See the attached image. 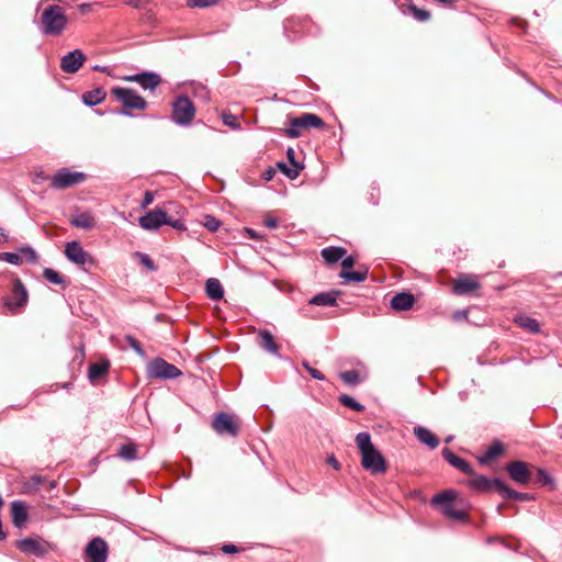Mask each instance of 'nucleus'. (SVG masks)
Here are the masks:
<instances>
[{
    "mask_svg": "<svg viewBox=\"0 0 562 562\" xmlns=\"http://www.w3.org/2000/svg\"><path fill=\"white\" fill-rule=\"evenodd\" d=\"M356 443L361 452V467L372 474L384 473L386 462L382 453L372 445L371 435L367 431L356 436Z\"/></svg>",
    "mask_w": 562,
    "mask_h": 562,
    "instance_id": "obj_1",
    "label": "nucleus"
},
{
    "mask_svg": "<svg viewBox=\"0 0 562 562\" xmlns=\"http://www.w3.org/2000/svg\"><path fill=\"white\" fill-rule=\"evenodd\" d=\"M68 24L64 9L60 5L52 4L45 8L41 18L40 31L44 35L58 36Z\"/></svg>",
    "mask_w": 562,
    "mask_h": 562,
    "instance_id": "obj_2",
    "label": "nucleus"
},
{
    "mask_svg": "<svg viewBox=\"0 0 562 562\" xmlns=\"http://www.w3.org/2000/svg\"><path fill=\"white\" fill-rule=\"evenodd\" d=\"M112 94L124 105L123 109L112 110L113 114L133 116L130 110H145L147 108V101L131 88L114 87Z\"/></svg>",
    "mask_w": 562,
    "mask_h": 562,
    "instance_id": "obj_3",
    "label": "nucleus"
},
{
    "mask_svg": "<svg viewBox=\"0 0 562 562\" xmlns=\"http://www.w3.org/2000/svg\"><path fill=\"white\" fill-rule=\"evenodd\" d=\"M454 498L456 493L452 490H446L436 494L431 498V504L438 506L443 516L453 520L465 521L468 519V515L464 510L454 507Z\"/></svg>",
    "mask_w": 562,
    "mask_h": 562,
    "instance_id": "obj_4",
    "label": "nucleus"
},
{
    "mask_svg": "<svg viewBox=\"0 0 562 562\" xmlns=\"http://www.w3.org/2000/svg\"><path fill=\"white\" fill-rule=\"evenodd\" d=\"M196 109L193 102L184 94L177 95L172 102L171 120L179 126L191 125Z\"/></svg>",
    "mask_w": 562,
    "mask_h": 562,
    "instance_id": "obj_5",
    "label": "nucleus"
},
{
    "mask_svg": "<svg viewBox=\"0 0 562 562\" xmlns=\"http://www.w3.org/2000/svg\"><path fill=\"white\" fill-rule=\"evenodd\" d=\"M182 375V371L167 362L165 359L157 357L147 364V376L151 380H172Z\"/></svg>",
    "mask_w": 562,
    "mask_h": 562,
    "instance_id": "obj_6",
    "label": "nucleus"
},
{
    "mask_svg": "<svg viewBox=\"0 0 562 562\" xmlns=\"http://www.w3.org/2000/svg\"><path fill=\"white\" fill-rule=\"evenodd\" d=\"M29 301V293L20 278L13 279L11 295L5 299L4 306L13 314L19 313Z\"/></svg>",
    "mask_w": 562,
    "mask_h": 562,
    "instance_id": "obj_7",
    "label": "nucleus"
},
{
    "mask_svg": "<svg viewBox=\"0 0 562 562\" xmlns=\"http://www.w3.org/2000/svg\"><path fill=\"white\" fill-rule=\"evenodd\" d=\"M87 179V175L80 171H70L67 168L59 169L52 178L50 186L54 189H66Z\"/></svg>",
    "mask_w": 562,
    "mask_h": 562,
    "instance_id": "obj_8",
    "label": "nucleus"
},
{
    "mask_svg": "<svg viewBox=\"0 0 562 562\" xmlns=\"http://www.w3.org/2000/svg\"><path fill=\"white\" fill-rule=\"evenodd\" d=\"M15 547L24 554L36 558H43L48 553L47 542L30 537L16 541Z\"/></svg>",
    "mask_w": 562,
    "mask_h": 562,
    "instance_id": "obj_9",
    "label": "nucleus"
},
{
    "mask_svg": "<svg viewBox=\"0 0 562 562\" xmlns=\"http://www.w3.org/2000/svg\"><path fill=\"white\" fill-rule=\"evenodd\" d=\"M212 427L218 435L227 434L232 437H237L239 430L233 417L225 412L215 414Z\"/></svg>",
    "mask_w": 562,
    "mask_h": 562,
    "instance_id": "obj_10",
    "label": "nucleus"
},
{
    "mask_svg": "<svg viewBox=\"0 0 562 562\" xmlns=\"http://www.w3.org/2000/svg\"><path fill=\"white\" fill-rule=\"evenodd\" d=\"M65 255L67 259L76 265H92L93 258L87 252L81 244L77 240H72L66 244Z\"/></svg>",
    "mask_w": 562,
    "mask_h": 562,
    "instance_id": "obj_11",
    "label": "nucleus"
},
{
    "mask_svg": "<svg viewBox=\"0 0 562 562\" xmlns=\"http://www.w3.org/2000/svg\"><path fill=\"white\" fill-rule=\"evenodd\" d=\"M85 553L87 562H105L108 559V544L102 538L95 537L89 541Z\"/></svg>",
    "mask_w": 562,
    "mask_h": 562,
    "instance_id": "obj_12",
    "label": "nucleus"
},
{
    "mask_svg": "<svg viewBox=\"0 0 562 562\" xmlns=\"http://www.w3.org/2000/svg\"><path fill=\"white\" fill-rule=\"evenodd\" d=\"M509 477L518 484H528L531 480L529 467L524 461H513L506 465Z\"/></svg>",
    "mask_w": 562,
    "mask_h": 562,
    "instance_id": "obj_13",
    "label": "nucleus"
},
{
    "mask_svg": "<svg viewBox=\"0 0 562 562\" xmlns=\"http://www.w3.org/2000/svg\"><path fill=\"white\" fill-rule=\"evenodd\" d=\"M128 82H137L144 90L154 91L160 83V76L153 71H143L135 75L125 76L123 78Z\"/></svg>",
    "mask_w": 562,
    "mask_h": 562,
    "instance_id": "obj_14",
    "label": "nucleus"
},
{
    "mask_svg": "<svg viewBox=\"0 0 562 562\" xmlns=\"http://www.w3.org/2000/svg\"><path fill=\"white\" fill-rule=\"evenodd\" d=\"M139 226L145 231L158 229L166 223V211L162 209H155L140 216L138 220Z\"/></svg>",
    "mask_w": 562,
    "mask_h": 562,
    "instance_id": "obj_15",
    "label": "nucleus"
},
{
    "mask_svg": "<svg viewBox=\"0 0 562 562\" xmlns=\"http://www.w3.org/2000/svg\"><path fill=\"white\" fill-rule=\"evenodd\" d=\"M310 25L307 18H290L283 23V32L290 41H295L299 34H304Z\"/></svg>",
    "mask_w": 562,
    "mask_h": 562,
    "instance_id": "obj_16",
    "label": "nucleus"
},
{
    "mask_svg": "<svg viewBox=\"0 0 562 562\" xmlns=\"http://www.w3.org/2000/svg\"><path fill=\"white\" fill-rule=\"evenodd\" d=\"M86 60V55L82 50L76 48L65 56L60 60V68L64 72L75 74L79 70Z\"/></svg>",
    "mask_w": 562,
    "mask_h": 562,
    "instance_id": "obj_17",
    "label": "nucleus"
},
{
    "mask_svg": "<svg viewBox=\"0 0 562 562\" xmlns=\"http://www.w3.org/2000/svg\"><path fill=\"white\" fill-rule=\"evenodd\" d=\"M499 483H504L499 479H488L485 475H475L471 480H469L468 485L471 490L477 492H490L492 490L497 491L501 494Z\"/></svg>",
    "mask_w": 562,
    "mask_h": 562,
    "instance_id": "obj_18",
    "label": "nucleus"
},
{
    "mask_svg": "<svg viewBox=\"0 0 562 562\" xmlns=\"http://www.w3.org/2000/svg\"><path fill=\"white\" fill-rule=\"evenodd\" d=\"M442 458L453 468L460 470L461 472L473 475L474 471L471 467V464L463 458L457 456L452 450L449 448H443L441 451Z\"/></svg>",
    "mask_w": 562,
    "mask_h": 562,
    "instance_id": "obj_19",
    "label": "nucleus"
},
{
    "mask_svg": "<svg viewBox=\"0 0 562 562\" xmlns=\"http://www.w3.org/2000/svg\"><path fill=\"white\" fill-rule=\"evenodd\" d=\"M11 516H12V524L21 529L25 527L27 520H29V513L27 507L24 502L22 501H13L11 503Z\"/></svg>",
    "mask_w": 562,
    "mask_h": 562,
    "instance_id": "obj_20",
    "label": "nucleus"
},
{
    "mask_svg": "<svg viewBox=\"0 0 562 562\" xmlns=\"http://www.w3.org/2000/svg\"><path fill=\"white\" fill-rule=\"evenodd\" d=\"M415 296L408 292L396 293L390 302L391 308L397 312L411 310L415 304Z\"/></svg>",
    "mask_w": 562,
    "mask_h": 562,
    "instance_id": "obj_21",
    "label": "nucleus"
},
{
    "mask_svg": "<svg viewBox=\"0 0 562 562\" xmlns=\"http://www.w3.org/2000/svg\"><path fill=\"white\" fill-rule=\"evenodd\" d=\"M413 434L419 442L424 443L432 450L436 449L440 443L438 437L424 426H415Z\"/></svg>",
    "mask_w": 562,
    "mask_h": 562,
    "instance_id": "obj_22",
    "label": "nucleus"
},
{
    "mask_svg": "<svg viewBox=\"0 0 562 562\" xmlns=\"http://www.w3.org/2000/svg\"><path fill=\"white\" fill-rule=\"evenodd\" d=\"M260 347L267 352L281 358L279 353V345L274 341L273 335L268 329H261L258 334Z\"/></svg>",
    "mask_w": 562,
    "mask_h": 562,
    "instance_id": "obj_23",
    "label": "nucleus"
},
{
    "mask_svg": "<svg viewBox=\"0 0 562 562\" xmlns=\"http://www.w3.org/2000/svg\"><path fill=\"white\" fill-rule=\"evenodd\" d=\"M293 125L294 126H303V127H314V128H322L324 127L325 123L318 115L314 113H303L302 115L297 117H293Z\"/></svg>",
    "mask_w": 562,
    "mask_h": 562,
    "instance_id": "obj_24",
    "label": "nucleus"
},
{
    "mask_svg": "<svg viewBox=\"0 0 562 562\" xmlns=\"http://www.w3.org/2000/svg\"><path fill=\"white\" fill-rule=\"evenodd\" d=\"M479 288L480 283L476 280L471 278H460L454 282L452 292L456 295H465Z\"/></svg>",
    "mask_w": 562,
    "mask_h": 562,
    "instance_id": "obj_25",
    "label": "nucleus"
},
{
    "mask_svg": "<svg viewBox=\"0 0 562 562\" xmlns=\"http://www.w3.org/2000/svg\"><path fill=\"white\" fill-rule=\"evenodd\" d=\"M498 485L501 487V495L505 499H515L519 502H529L535 499L533 495L530 493L517 492L508 487L505 483H499Z\"/></svg>",
    "mask_w": 562,
    "mask_h": 562,
    "instance_id": "obj_26",
    "label": "nucleus"
},
{
    "mask_svg": "<svg viewBox=\"0 0 562 562\" xmlns=\"http://www.w3.org/2000/svg\"><path fill=\"white\" fill-rule=\"evenodd\" d=\"M346 252L347 250L344 247L331 246L322 249L321 255L326 263L334 265L342 259Z\"/></svg>",
    "mask_w": 562,
    "mask_h": 562,
    "instance_id": "obj_27",
    "label": "nucleus"
},
{
    "mask_svg": "<svg viewBox=\"0 0 562 562\" xmlns=\"http://www.w3.org/2000/svg\"><path fill=\"white\" fill-rule=\"evenodd\" d=\"M106 97V92L103 88L97 87L92 90H89L82 94V102L87 106H94L100 104Z\"/></svg>",
    "mask_w": 562,
    "mask_h": 562,
    "instance_id": "obj_28",
    "label": "nucleus"
},
{
    "mask_svg": "<svg viewBox=\"0 0 562 562\" xmlns=\"http://www.w3.org/2000/svg\"><path fill=\"white\" fill-rule=\"evenodd\" d=\"M310 304L316 306H337V293L336 292H321L315 294L311 300Z\"/></svg>",
    "mask_w": 562,
    "mask_h": 562,
    "instance_id": "obj_29",
    "label": "nucleus"
},
{
    "mask_svg": "<svg viewBox=\"0 0 562 562\" xmlns=\"http://www.w3.org/2000/svg\"><path fill=\"white\" fill-rule=\"evenodd\" d=\"M205 292H206L207 297L213 301H220L224 296L223 285L215 278H210L206 280Z\"/></svg>",
    "mask_w": 562,
    "mask_h": 562,
    "instance_id": "obj_30",
    "label": "nucleus"
},
{
    "mask_svg": "<svg viewBox=\"0 0 562 562\" xmlns=\"http://www.w3.org/2000/svg\"><path fill=\"white\" fill-rule=\"evenodd\" d=\"M109 368L110 362L108 360L91 363L88 369V378L90 382L94 383L98 379L105 375Z\"/></svg>",
    "mask_w": 562,
    "mask_h": 562,
    "instance_id": "obj_31",
    "label": "nucleus"
},
{
    "mask_svg": "<svg viewBox=\"0 0 562 562\" xmlns=\"http://www.w3.org/2000/svg\"><path fill=\"white\" fill-rule=\"evenodd\" d=\"M69 222L71 226L82 229H90L94 225V218L88 212L74 214Z\"/></svg>",
    "mask_w": 562,
    "mask_h": 562,
    "instance_id": "obj_32",
    "label": "nucleus"
},
{
    "mask_svg": "<svg viewBox=\"0 0 562 562\" xmlns=\"http://www.w3.org/2000/svg\"><path fill=\"white\" fill-rule=\"evenodd\" d=\"M368 273V268H364L357 271H341L339 277L349 283H360L367 280Z\"/></svg>",
    "mask_w": 562,
    "mask_h": 562,
    "instance_id": "obj_33",
    "label": "nucleus"
},
{
    "mask_svg": "<svg viewBox=\"0 0 562 562\" xmlns=\"http://www.w3.org/2000/svg\"><path fill=\"white\" fill-rule=\"evenodd\" d=\"M503 450H504V447H503L502 442L494 441L487 448V450L484 452V454L479 458V462L482 463V464H486L491 460H493L496 457H498L503 452Z\"/></svg>",
    "mask_w": 562,
    "mask_h": 562,
    "instance_id": "obj_34",
    "label": "nucleus"
},
{
    "mask_svg": "<svg viewBox=\"0 0 562 562\" xmlns=\"http://www.w3.org/2000/svg\"><path fill=\"white\" fill-rule=\"evenodd\" d=\"M117 457L126 461H134L138 458L137 447L134 443H124L120 447Z\"/></svg>",
    "mask_w": 562,
    "mask_h": 562,
    "instance_id": "obj_35",
    "label": "nucleus"
},
{
    "mask_svg": "<svg viewBox=\"0 0 562 562\" xmlns=\"http://www.w3.org/2000/svg\"><path fill=\"white\" fill-rule=\"evenodd\" d=\"M278 169L290 180H294L299 177L300 171L304 168V166H288L284 161L277 162Z\"/></svg>",
    "mask_w": 562,
    "mask_h": 562,
    "instance_id": "obj_36",
    "label": "nucleus"
},
{
    "mask_svg": "<svg viewBox=\"0 0 562 562\" xmlns=\"http://www.w3.org/2000/svg\"><path fill=\"white\" fill-rule=\"evenodd\" d=\"M338 400L345 407H348L355 412L362 413L366 409L361 403L348 394H341Z\"/></svg>",
    "mask_w": 562,
    "mask_h": 562,
    "instance_id": "obj_37",
    "label": "nucleus"
},
{
    "mask_svg": "<svg viewBox=\"0 0 562 562\" xmlns=\"http://www.w3.org/2000/svg\"><path fill=\"white\" fill-rule=\"evenodd\" d=\"M43 277L50 283L56 285H64L66 284L65 279L54 269L52 268H45L43 271Z\"/></svg>",
    "mask_w": 562,
    "mask_h": 562,
    "instance_id": "obj_38",
    "label": "nucleus"
},
{
    "mask_svg": "<svg viewBox=\"0 0 562 562\" xmlns=\"http://www.w3.org/2000/svg\"><path fill=\"white\" fill-rule=\"evenodd\" d=\"M340 379L350 386H356L360 383V374L357 370L344 371L339 374Z\"/></svg>",
    "mask_w": 562,
    "mask_h": 562,
    "instance_id": "obj_39",
    "label": "nucleus"
},
{
    "mask_svg": "<svg viewBox=\"0 0 562 562\" xmlns=\"http://www.w3.org/2000/svg\"><path fill=\"white\" fill-rule=\"evenodd\" d=\"M45 477L41 475H32L24 484L23 488L25 492L31 493L38 490L40 485L45 482Z\"/></svg>",
    "mask_w": 562,
    "mask_h": 562,
    "instance_id": "obj_40",
    "label": "nucleus"
},
{
    "mask_svg": "<svg viewBox=\"0 0 562 562\" xmlns=\"http://www.w3.org/2000/svg\"><path fill=\"white\" fill-rule=\"evenodd\" d=\"M519 324L521 327L527 328L531 333H538L540 330L538 321L529 316L520 317Z\"/></svg>",
    "mask_w": 562,
    "mask_h": 562,
    "instance_id": "obj_41",
    "label": "nucleus"
},
{
    "mask_svg": "<svg viewBox=\"0 0 562 562\" xmlns=\"http://www.w3.org/2000/svg\"><path fill=\"white\" fill-rule=\"evenodd\" d=\"M135 256L138 257L139 262L146 267L149 271H156L158 268L154 263L153 259L149 257V255L140 251H136Z\"/></svg>",
    "mask_w": 562,
    "mask_h": 562,
    "instance_id": "obj_42",
    "label": "nucleus"
},
{
    "mask_svg": "<svg viewBox=\"0 0 562 562\" xmlns=\"http://www.w3.org/2000/svg\"><path fill=\"white\" fill-rule=\"evenodd\" d=\"M125 340L126 342L128 344V346L142 358H145L146 357V352L145 350L143 349L142 345L139 344V341L134 338L133 336L131 335H127L125 336Z\"/></svg>",
    "mask_w": 562,
    "mask_h": 562,
    "instance_id": "obj_43",
    "label": "nucleus"
},
{
    "mask_svg": "<svg viewBox=\"0 0 562 562\" xmlns=\"http://www.w3.org/2000/svg\"><path fill=\"white\" fill-rule=\"evenodd\" d=\"M409 9H411L415 20H417L419 22H425L430 19V12L427 10L418 9L416 5H413V4L409 7Z\"/></svg>",
    "mask_w": 562,
    "mask_h": 562,
    "instance_id": "obj_44",
    "label": "nucleus"
},
{
    "mask_svg": "<svg viewBox=\"0 0 562 562\" xmlns=\"http://www.w3.org/2000/svg\"><path fill=\"white\" fill-rule=\"evenodd\" d=\"M203 225L210 232H216L221 225V222L213 215H205L203 218Z\"/></svg>",
    "mask_w": 562,
    "mask_h": 562,
    "instance_id": "obj_45",
    "label": "nucleus"
},
{
    "mask_svg": "<svg viewBox=\"0 0 562 562\" xmlns=\"http://www.w3.org/2000/svg\"><path fill=\"white\" fill-rule=\"evenodd\" d=\"M189 8H209L216 4V0H186Z\"/></svg>",
    "mask_w": 562,
    "mask_h": 562,
    "instance_id": "obj_46",
    "label": "nucleus"
},
{
    "mask_svg": "<svg viewBox=\"0 0 562 562\" xmlns=\"http://www.w3.org/2000/svg\"><path fill=\"white\" fill-rule=\"evenodd\" d=\"M303 368L311 374V376L317 381H325V375L317 369L310 366L307 361L302 362Z\"/></svg>",
    "mask_w": 562,
    "mask_h": 562,
    "instance_id": "obj_47",
    "label": "nucleus"
},
{
    "mask_svg": "<svg viewBox=\"0 0 562 562\" xmlns=\"http://www.w3.org/2000/svg\"><path fill=\"white\" fill-rule=\"evenodd\" d=\"M222 120L226 126H229L234 130L240 128V124L238 123L237 117L231 113H224L222 115Z\"/></svg>",
    "mask_w": 562,
    "mask_h": 562,
    "instance_id": "obj_48",
    "label": "nucleus"
},
{
    "mask_svg": "<svg viewBox=\"0 0 562 562\" xmlns=\"http://www.w3.org/2000/svg\"><path fill=\"white\" fill-rule=\"evenodd\" d=\"M1 258L3 260H5L7 262L14 265V266H20L23 261L22 257L16 252H3L1 255Z\"/></svg>",
    "mask_w": 562,
    "mask_h": 562,
    "instance_id": "obj_49",
    "label": "nucleus"
},
{
    "mask_svg": "<svg viewBox=\"0 0 562 562\" xmlns=\"http://www.w3.org/2000/svg\"><path fill=\"white\" fill-rule=\"evenodd\" d=\"M21 251L25 255L27 262L36 263L38 261V256L32 247H30V246L22 247Z\"/></svg>",
    "mask_w": 562,
    "mask_h": 562,
    "instance_id": "obj_50",
    "label": "nucleus"
},
{
    "mask_svg": "<svg viewBox=\"0 0 562 562\" xmlns=\"http://www.w3.org/2000/svg\"><path fill=\"white\" fill-rule=\"evenodd\" d=\"M538 481L544 485H553V479L544 469H538Z\"/></svg>",
    "mask_w": 562,
    "mask_h": 562,
    "instance_id": "obj_51",
    "label": "nucleus"
},
{
    "mask_svg": "<svg viewBox=\"0 0 562 562\" xmlns=\"http://www.w3.org/2000/svg\"><path fill=\"white\" fill-rule=\"evenodd\" d=\"M164 225H169V226L176 228L177 231H186L187 229L184 223L181 220H171L168 217L167 213H166V223H164Z\"/></svg>",
    "mask_w": 562,
    "mask_h": 562,
    "instance_id": "obj_52",
    "label": "nucleus"
},
{
    "mask_svg": "<svg viewBox=\"0 0 562 562\" xmlns=\"http://www.w3.org/2000/svg\"><path fill=\"white\" fill-rule=\"evenodd\" d=\"M341 260V267H342V271H349V269H351L356 262V259L352 257V256H348V257H342Z\"/></svg>",
    "mask_w": 562,
    "mask_h": 562,
    "instance_id": "obj_53",
    "label": "nucleus"
},
{
    "mask_svg": "<svg viewBox=\"0 0 562 562\" xmlns=\"http://www.w3.org/2000/svg\"><path fill=\"white\" fill-rule=\"evenodd\" d=\"M301 127L302 126H294L293 119H291V126L286 130V135L291 138H297L301 135Z\"/></svg>",
    "mask_w": 562,
    "mask_h": 562,
    "instance_id": "obj_54",
    "label": "nucleus"
},
{
    "mask_svg": "<svg viewBox=\"0 0 562 562\" xmlns=\"http://www.w3.org/2000/svg\"><path fill=\"white\" fill-rule=\"evenodd\" d=\"M286 158H288L290 165L293 166V167H295V166H304L303 164H300L295 159V150L292 147H289L286 149Z\"/></svg>",
    "mask_w": 562,
    "mask_h": 562,
    "instance_id": "obj_55",
    "label": "nucleus"
},
{
    "mask_svg": "<svg viewBox=\"0 0 562 562\" xmlns=\"http://www.w3.org/2000/svg\"><path fill=\"white\" fill-rule=\"evenodd\" d=\"M154 201V193L151 191H146L144 194V199L142 201V207H146L151 204Z\"/></svg>",
    "mask_w": 562,
    "mask_h": 562,
    "instance_id": "obj_56",
    "label": "nucleus"
},
{
    "mask_svg": "<svg viewBox=\"0 0 562 562\" xmlns=\"http://www.w3.org/2000/svg\"><path fill=\"white\" fill-rule=\"evenodd\" d=\"M274 175H276V169H274V168H272V167H269V168H267V169L262 172V179H263L265 181H270V180H272V179H273Z\"/></svg>",
    "mask_w": 562,
    "mask_h": 562,
    "instance_id": "obj_57",
    "label": "nucleus"
},
{
    "mask_svg": "<svg viewBox=\"0 0 562 562\" xmlns=\"http://www.w3.org/2000/svg\"><path fill=\"white\" fill-rule=\"evenodd\" d=\"M263 224L266 227L270 228V229H273V228H277L279 223H278V220L274 218V217H268L263 221Z\"/></svg>",
    "mask_w": 562,
    "mask_h": 562,
    "instance_id": "obj_58",
    "label": "nucleus"
},
{
    "mask_svg": "<svg viewBox=\"0 0 562 562\" xmlns=\"http://www.w3.org/2000/svg\"><path fill=\"white\" fill-rule=\"evenodd\" d=\"M222 551L226 554H232V553H236L238 551V548L235 546V544H224L222 547Z\"/></svg>",
    "mask_w": 562,
    "mask_h": 562,
    "instance_id": "obj_59",
    "label": "nucleus"
},
{
    "mask_svg": "<svg viewBox=\"0 0 562 562\" xmlns=\"http://www.w3.org/2000/svg\"><path fill=\"white\" fill-rule=\"evenodd\" d=\"M327 463H328L329 465H331L335 470H337V471H338V470H340V463H339V462H338V460L335 458V456H333V454H331V456H329V457L327 458Z\"/></svg>",
    "mask_w": 562,
    "mask_h": 562,
    "instance_id": "obj_60",
    "label": "nucleus"
},
{
    "mask_svg": "<svg viewBox=\"0 0 562 562\" xmlns=\"http://www.w3.org/2000/svg\"><path fill=\"white\" fill-rule=\"evenodd\" d=\"M245 231H246V233L248 234V236H249L250 238H252V239H257V240H258V239H260V238H261V236H260V235H259L255 229H252V228H248V227H247V228H245Z\"/></svg>",
    "mask_w": 562,
    "mask_h": 562,
    "instance_id": "obj_61",
    "label": "nucleus"
},
{
    "mask_svg": "<svg viewBox=\"0 0 562 562\" xmlns=\"http://www.w3.org/2000/svg\"><path fill=\"white\" fill-rule=\"evenodd\" d=\"M467 314H468V312L465 310H460L454 313L453 317H454V319L459 321L462 318H467Z\"/></svg>",
    "mask_w": 562,
    "mask_h": 562,
    "instance_id": "obj_62",
    "label": "nucleus"
},
{
    "mask_svg": "<svg viewBox=\"0 0 562 562\" xmlns=\"http://www.w3.org/2000/svg\"><path fill=\"white\" fill-rule=\"evenodd\" d=\"M8 239H9L8 232L4 228L0 227V241L7 243Z\"/></svg>",
    "mask_w": 562,
    "mask_h": 562,
    "instance_id": "obj_63",
    "label": "nucleus"
},
{
    "mask_svg": "<svg viewBox=\"0 0 562 562\" xmlns=\"http://www.w3.org/2000/svg\"><path fill=\"white\" fill-rule=\"evenodd\" d=\"M56 486H57L56 481H50V482L48 483L47 491H49V492H50V491H52V490H54Z\"/></svg>",
    "mask_w": 562,
    "mask_h": 562,
    "instance_id": "obj_64",
    "label": "nucleus"
}]
</instances>
